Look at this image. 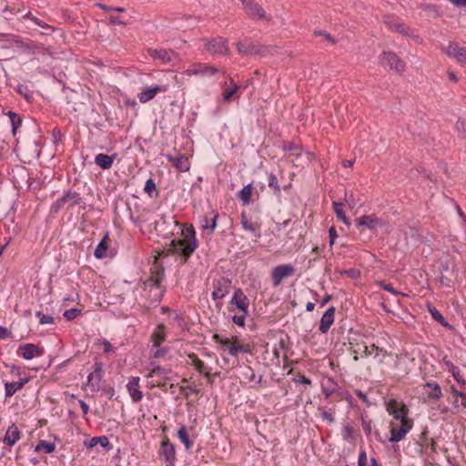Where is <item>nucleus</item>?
I'll use <instances>...</instances> for the list:
<instances>
[{"label":"nucleus","instance_id":"6ab92c4d","mask_svg":"<svg viewBox=\"0 0 466 466\" xmlns=\"http://www.w3.org/2000/svg\"><path fill=\"white\" fill-rule=\"evenodd\" d=\"M242 5L244 6L245 12L252 17H258V19H267L268 17L265 14L263 8L256 3L254 0H242Z\"/></svg>","mask_w":466,"mask_h":466},{"label":"nucleus","instance_id":"774afa93","mask_svg":"<svg viewBox=\"0 0 466 466\" xmlns=\"http://www.w3.org/2000/svg\"><path fill=\"white\" fill-rule=\"evenodd\" d=\"M110 22L115 25H125V22L122 21L118 16L116 15H110L109 17Z\"/></svg>","mask_w":466,"mask_h":466},{"label":"nucleus","instance_id":"ddd939ff","mask_svg":"<svg viewBox=\"0 0 466 466\" xmlns=\"http://www.w3.org/2000/svg\"><path fill=\"white\" fill-rule=\"evenodd\" d=\"M168 90V85H157L152 86H145L140 93L137 94V98L140 103L146 104L151 101L158 93H165Z\"/></svg>","mask_w":466,"mask_h":466},{"label":"nucleus","instance_id":"7c9ffc66","mask_svg":"<svg viewBox=\"0 0 466 466\" xmlns=\"http://www.w3.org/2000/svg\"><path fill=\"white\" fill-rule=\"evenodd\" d=\"M27 379H22L15 382H5V398H11L17 390H20L26 383Z\"/></svg>","mask_w":466,"mask_h":466},{"label":"nucleus","instance_id":"c85d7f7f","mask_svg":"<svg viewBox=\"0 0 466 466\" xmlns=\"http://www.w3.org/2000/svg\"><path fill=\"white\" fill-rule=\"evenodd\" d=\"M148 52L151 57L154 59H158L163 63L170 62L174 56L173 51L166 49H150Z\"/></svg>","mask_w":466,"mask_h":466},{"label":"nucleus","instance_id":"37998d69","mask_svg":"<svg viewBox=\"0 0 466 466\" xmlns=\"http://www.w3.org/2000/svg\"><path fill=\"white\" fill-rule=\"evenodd\" d=\"M243 377L249 382H252V381H256V384L259 385L261 380H262V377L260 376L258 378V380H256V374H255V371L254 370L248 366L246 367L245 370L243 371Z\"/></svg>","mask_w":466,"mask_h":466},{"label":"nucleus","instance_id":"69168bd1","mask_svg":"<svg viewBox=\"0 0 466 466\" xmlns=\"http://www.w3.org/2000/svg\"><path fill=\"white\" fill-rule=\"evenodd\" d=\"M78 403L80 405V408H81L84 415H86L88 413V411H89L88 405L84 400H79Z\"/></svg>","mask_w":466,"mask_h":466},{"label":"nucleus","instance_id":"9b49d317","mask_svg":"<svg viewBox=\"0 0 466 466\" xmlns=\"http://www.w3.org/2000/svg\"><path fill=\"white\" fill-rule=\"evenodd\" d=\"M294 272L295 268L290 264H283L275 267L271 271L273 286H279L284 279L291 277Z\"/></svg>","mask_w":466,"mask_h":466},{"label":"nucleus","instance_id":"20e7f679","mask_svg":"<svg viewBox=\"0 0 466 466\" xmlns=\"http://www.w3.org/2000/svg\"><path fill=\"white\" fill-rule=\"evenodd\" d=\"M240 222L243 229L251 234L255 238L261 237L262 220L258 211H243L240 216Z\"/></svg>","mask_w":466,"mask_h":466},{"label":"nucleus","instance_id":"e433bc0d","mask_svg":"<svg viewBox=\"0 0 466 466\" xmlns=\"http://www.w3.org/2000/svg\"><path fill=\"white\" fill-rule=\"evenodd\" d=\"M168 160L172 162L179 171H187L189 169V161L186 157H168Z\"/></svg>","mask_w":466,"mask_h":466},{"label":"nucleus","instance_id":"c9c22d12","mask_svg":"<svg viewBox=\"0 0 466 466\" xmlns=\"http://www.w3.org/2000/svg\"><path fill=\"white\" fill-rule=\"evenodd\" d=\"M66 204H69L71 207H74L75 205H77L81 201V198L79 193L73 190H67L64 193V195L61 197Z\"/></svg>","mask_w":466,"mask_h":466},{"label":"nucleus","instance_id":"49530a36","mask_svg":"<svg viewBox=\"0 0 466 466\" xmlns=\"http://www.w3.org/2000/svg\"><path fill=\"white\" fill-rule=\"evenodd\" d=\"M144 191L149 196L152 197L154 192H157L156 183L152 178H148L146 181Z\"/></svg>","mask_w":466,"mask_h":466},{"label":"nucleus","instance_id":"f03ea898","mask_svg":"<svg viewBox=\"0 0 466 466\" xmlns=\"http://www.w3.org/2000/svg\"><path fill=\"white\" fill-rule=\"evenodd\" d=\"M164 279V269L155 267L151 270L150 276L143 282V290L146 292L144 295L151 303L159 302L163 296V289L161 286Z\"/></svg>","mask_w":466,"mask_h":466},{"label":"nucleus","instance_id":"6e6552de","mask_svg":"<svg viewBox=\"0 0 466 466\" xmlns=\"http://www.w3.org/2000/svg\"><path fill=\"white\" fill-rule=\"evenodd\" d=\"M202 42L204 43L205 50L212 55L229 54L227 39L218 36L211 39L204 38L202 39Z\"/></svg>","mask_w":466,"mask_h":466},{"label":"nucleus","instance_id":"bb28decb","mask_svg":"<svg viewBox=\"0 0 466 466\" xmlns=\"http://www.w3.org/2000/svg\"><path fill=\"white\" fill-rule=\"evenodd\" d=\"M237 49L240 54H262L260 47L248 40L238 42Z\"/></svg>","mask_w":466,"mask_h":466},{"label":"nucleus","instance_id":"a878e982","mask_svg":"<svg viewBox=\"0 0 466 466\" xmlns=\"http://www.w3.org/2000/svg\"><path fill=\"white\" fill-rule=\"evenodd\" d=\"M443 363L449 372L451 373L454 380L461 384L464 389H466V380L463 379L460 369L455 366L451 361L450 360H443Z\"/></svg>","mask_w":466,"mask_h":466},{"label":"nucleus","instance_id":"7ed1b4c3","mask_svg":"<svg viewBox=\"0 0 466 466\" xmlns=\"http://www.w3.org/2000/svg\"><path fill=\"white\" fill-rule=\"evenodd\" d=\"M212 339L216 343L220 344L225 350H228L230 356L238 357L240 353L252 352L251 345L241 343L238 336L223 338L218 334H214Z\"/></svg>","mask_w":466,"mask_h":466},{"label":"nucleus","instance_id":"dca6fc26","mask_svg":"<svg viewBox=\"0 0 466 466\" xmlns=\"http://www.w3.org/2000/svg\"><path fill=\"white\" fill-rule=\"evenodd\" d=\"M384 221L376 217L375 215H364L359 218L356 220V227L357 228H366L370 230H375L379 228H382L384 226Z\"/></svg>","mask_w":466,"mask_h":466},{"label":"nucleus","instance_id":"a211bd4d","mask_svg":"<svg viewBox=\"0 0 466 466\" xmlns=\"http://www.w3.org/2000/svg\"><path fill=\"white\" fill-rule=\"evenodd\" d=\"M104 376L103 363L96 361L93 365V371L87 377V383L93 390L99 388Z\"/></svg>","mask_w":466,"mask_h":466},{"label":"nucleus","instance_id":"f704fd0d","mask_svg":"<svg viewBox=\"0 0 466 466\" xmlns=\"http://www.w3.org/2000/svg\"><path fill=\"white\" fill-rule=\"evenodd\" d=\"M253 194V187L251 184L245 186L238 193V198L243 205H248L251 201V196Z\"/></svg>","mask_w":466,"mask_h":466},{"label":"nucleus","instance_id":"412c9836","mask_svg":"<svg viewBox=\"0 0 466 466\" xmlns=\"http://www.w3.org/2000/svg\"><path fill=\"white\" fill-rule=\"evenodd\" d=\"M16 354L25 360H32L35 357L42 356L43 350L39 349L35 344L27 343L19 346L16 350Z\"/></svg>","mask_w":466,"mask_h":466},{"label":"nucleus","instance_id":"5fc2aeb1","mask_svg":"<svg viewBox=\"0 0 466 466\" xmlns=\"http://www.w3.org/2000/svg\"><path fill=\"white\" fill-rule=\"evenodd\" d=\"M313 35H321V36H323L324 39L326 41H328L329 43H330L331 45H335L336 44V40L329 34H328L325 31H314Z\"/></svg>","mask_w":466,"mask_h":466},{"label":"nucleus","instance_id":"c03bdc74","mask_svg":"<svg viewBox=\"0 0 466 466\" xmlns=\"http://www.w3.org/2000/svg\"><path fill=\"white\" fill-rule=\"evenodd\" d=\"M268 187L273 189L274 191V194L277 195V196H280V187L279 186V183H278V178L276 177V175L274 174H270L269 177H268Z\"/></svg>","mask_w":466,"mask_h":466},{"label":"nucleus","instance_id":"f8f14e48","mask_svg":"<svg viewBox=\"0 0 466 466\" xmlns=\"http://www.w3.org/2000/svg\"><path fill=\"white\" fill-rule=\"evenodd\" d=\"M380 63L383 66H389L390 69L401 73L405 70V64L396 54L392 52H383L380 56Z\"/></svg>","mask_w":466,"mask_h":466},{"label":"nucleus","instance_id":"6e6d98bb","mask_svg":"<svg viewBox=\"0 0 466 466\" xmlns=\"http://www.w3.org/2000/svg\"><path fill=\"white\" fill-rule=\"evenodd\" d=\"M36 315L39 317L41 324H52L54 322L53 317L49 315L41 314L40 312H37Z\"/></svg>","mask_w":466,"mask_h":466},{"label":"nucleus","instance_id":"9d476101","mask_svg":"<svg viewBox=\"0 0 466 466\" xmlns=\"http://www.w3.org/2000/svg\"><path fill=\"white\" fill-rule=\"evenodd\" d=\"M248 306L249 300L248 297L244 294L242 289H237L229 301L228 309L230 311L238 309L240 312L246 313V311H248Z\"/></svg>","mask_w":466,"mask_h":466},{"label":"nucleus","instance_id":"79ce46f5","mask_svg":"<svg viewBox=\"0 0 466 466\" xmlns=\"http://www.w3.org/2000/svg\"><path fill=\"white\" fill-rule=\"evenodd\" d=\"M106 238L107 237L106 236L96 246L94 253L96 258H103L106 256L107 249Z\"/></svg>","mask_w":466,"mask_h":466},{"label":"nucleus","instance_id":"de8ad7c7","mask_svg":"<svg viewBox=\"0 0 466 466\" xmlns=\"http://www.w3.org/2000/svg\"><path fill=\"white\" fill-rule=\"evenodd\" d=\"M248 314H249L248 311H246V313L240 312L239 315L233 316L232 320L238 327H244L245 320H246L247 317L248 316Z\"/></svg>","mask_w":466,"mask_h":466},{"label":"nucleus","instance_id":"39448f33","mask_svg":"<svg viewBox=\"0 0 466 466\" xmlns=\"http://www.w3.org/2000/svg\"><path fill=\"white\" fill-rule=\"evenodd\" d=\"M413 427V420H403L398 421L390 420V442H399L402 441L406 435L410 432V431Z\"/></svg>","mask_w":466,"mask_h":466},{"label":"nucleus","instance_id":"f3484780","mask_svg":"<svg viewBox=\"0 0 466 466\" xmlns=\"http://www.w3.org/2000/svg\"><path fill=\"white\" fill-rule=\"evenodd\" d=\"M187 363L191 366H193L196 370L203 375L207 379H210L212 374L211 370L212 369L205 364L203 360H201L197 354L195 353H189L187 354Z\"/></svg>","mask_w":466,"mask_h":466},{"label":"nucleus","instance_id":"09e8293b","mask_svg":"<svg viewBox=\"0 0 466 466\" xmlns=\"http://www.w3.org/2000/svg\"><path fill=\"white\" fill-rule=\"evenodd\" d=\"M8 116L13 127V133L15 134L16 127L21 124V118L17 114L12 111L8 112Z\"/></svg>","mask_w":466,"mask_h":466},{"label":"nucleus","instance_id":"4c0bfd02","mask_svg":"<svg viewBox=\"0 0 466 466\" xmlns=\"http://www.w3.org/2000/svg\"><path fill=\"white\" fill-rule=\"evenodd\" d=\"M56 450V444L54 442H48L44 440H40L36 444L35 451L36 452L52 453Z\"/></svg>","mask_w":466,"mask_h":466},{"label":"nucleus","instance_id":"2eb2a0df","mask_svg":"<svg viewBox=\"0 0 466 466\" xmlns=\"http://www.w3.org/2000/svg\"><path fill=\"white\" fill-rule=\"evenodd\" d=\"M231 288V281L227 278H220L214 281L211 297L214 300L225 298Z\"/></svg>","mask_w":466,"mask_h":466},{"label":"nucleus","instance_id":"1a4fd4ad","mask_svg":"<svg viewBox=\"0 0 466 466\" xmlns=\"http://www.w3.org/2000/svg\"><path fill=\"white\" fill-rule=\"evenodd\" d=\"M168 370L163 367L156 366L154 367L147 375V378L154 379L157 377V380H152L150 382V388H159L165 391H167V384L166 382V375Z\"/></svg>","mask_w":466,"mask_h":466},{"label":"nucleus","instance_id":"5701e85b","mask_svg":"<svg viewBox=\"0 0 466 466\" xmlns=\"http://www.w3.org/2000/svg\"><path fill=\"white\" fill-rule=\"evenodd\" d=\"M21 437V431L15 423H12L6 430V432L3 438V443L9 447H13L17 441H20Z\"/></svg>","mask_w":466,"mask_h":466},{"label":"nucleus","instance_id":"3c124183","mask_svg":"<svg viewBox=\"0 0 466 466\" xmlns=\"http://www.w3.org/2000/svg\"><path fill=\"white\" fill-rule=\"evenodd\" d=\"M66 204L65 200L59 198L52 204L50 210L52 213H57Z\"/></svg>","mask_w":466,"mask_h":466},{"label":"nucleus","instance_id":"8fccbe9b","mask_svg":"<svg viewBox=\"0 0 466 466\" xmlns=\"http://www.w3.org/2000/svg\"><path fill=\"white\" fill-rule=\"evenodd\" d=\"M81 314V311L77 309H70L64 312V317L67 320H73Z\"/></svg>","mask_w":466,"mask_h":466},{"label":"nucleus","instance_id":"0eeeda50","mask_svg":"<svg viewBox=\"0 0 466 466\" xmlns=\"http://www.w3.org/2000/svg\"><path fill=\"white\" fill-rule=\"evenodd\" d=\"M219 68L211 66L208 63H193L185 71L184 74L187 76H198L211 77L219 74Z\"/></svg>","mask_w":466,"mask_h":466},{"label":"nucleus","instance_id":"393cba45","mask_svg":"<svg viewBox=\"0 0 466 466\" xmlns=\"http://www.w3.org/2000/svg\"><path fill=\"white\" fill-rule=\"evenodd\" d=\"M166 327L164 324H159L155 329L154 332L151 335V341L153 343L154 348H159L160 345L166 339Z\"/></svg>","mask_w":466,"mask_h":466},{"label":"nucleus","instance_id":"4468645a","mask_svg":"<svg viewBox=\"0 0 466 466\" xmlns=\"http://www.w3.org/2000/svg\"><path fill=\"white\" fill-rule=\"evenodd\" d=\"M159 454L167 462L166 466H174L176 461V450L174 444L170 442L167 436H165L161 441Z\"/></svg>","mask_w":466,"mask_h":466},{"label":"nucleus","instance_id":"b1692460","mask_svg":"<svg viewBox=\"0 0 466 466\" xmlns=\"http://www.w3.org/2000/svg\"><path fill=\"white\" fill-rule=\"evenodd\" d=\"M335 311V308L330 307L322 315L319 327V329L321 333H327L331 325L334 323Z\"/></svg>","mask_w":466,"mask_h":466},{"label":"nucleus","instance_id":"cd10ccee","mask_svg":"<svg viewBox=\"0 0 466 466\" xmlns=\"http://www.w3.org/2000/svg\"><path fill=\"white\" fill-rule=\"evenodd\" d=\"M385 25L389 29L394 32H399L403 35H407L408 31L405 29V26L400 21L394 16H386L384 20Z\"/></svg>","mask_w":466,"mask_h":466},{"label":"nucleus","instance_id":"e2e57ef3","mask_svg":"<svg viewBox=\"0 0 466 466\" xmlns=\"http://www.w3.org/2000/svg\"><path fill=\"white\" fill-rule=\"evenodd\" d=\"M295 382H297V383H303V384H307V385H310L311 384V380L309 379H308L303 374H299L298 378L295 379Z\"/></svg>","mask_w":466,"mask_h":466},{"label":"nucleus","instance_id":"2f4dec72","mask_svg":"<svg viewBox=\"0 0 466 466\" xmlns=\"http://www.w3.org/2000/svg\"><path fill=\"white\" fill-rule=\"evenodd\" d=\"M424 390L429 399L437 400L441 397V389L436 382H427Z\"/></svg>","mask_w":466,"mask_h":466},{"label":"nucleus","instance_id":"338daca9","mask_svg":"<svg viewBox=\"0 0 466 466\" xmlns=\"http://www.w3.org/2000/svg\"><path fill=\"white\" fill-rule=\"evenodd\" d=\"M451 392L452 396L456 397V398H458V397L462 398L465 393V392L458 390L454 386L451 387Z\"/></svg>","mask_w":466,"mask_h":466},{"label":"nucleus","instance_id":"0e129e2a","mask_svg":"<svg viewBox=\"0 0 466 466\" xmlns=\"http://www.w3.org/2000/svg\"><path fill=\"white\" fill-rule=\"evenodd\" d=\"M321 418H322L324 420H327V421H328V422H329V423H332V422H334V420H335L334 416H333L330 412H329V411H327V410H323V411L321 412Z\"/></svg>","mask_w":466,"mask_h":466},{"label":"nucleus","instance_id":"58836bf2","mask_svg":"<svg viewBox=\"0 0 466 466\" xmlns=\"http://www.w3.org/2000/svg\"><path fill=\"white\" fill-rule=\"evenodd\" d=\"M373 352H375L376 357L380 356V355H382L383 357H385L388 355L387 350L377 347L375 344H372L371 346L364 345V350H363V355H362L363 357H369Z\"/></svg>","mask_w":466,"mask_h":466},{"label":"nucleus","instance_id":"4d7b16f0","mask_svg":"<svg viewBox=\"0 0 466 466\" xmlns=\"http://www.w3.org/2000/svg\"><path fill=\"white\" fill-rule=\"evenodd\" d=\"M456 128L459 132H461L464 137H466V121L465 120H458L456 123Z\"/></svg>","mask_w":466,"mask_h":466},{"label":"nucleus","instance_id":"bf43d9fd","mask_svg":"<svg viewBox=\"0 0 466 466\" xmlns=\"http://www.w3.org/2000/svg\"><path fill=\"white\" fill-rule=\"evenodd\" d=\"M329 246H333L336 238H338V234L336 228L334 227L329 228Z\"/></svg>","mask_w":466,"mask_h":466},{"label":"nucleus","instance_id":"052dcab7","mask_svg":"<svg viewBox=\"0 0 466 466\" xmlns=\"http://www.w3.org/2000/svg\"><path fill=\"white\" fill-rule=\"evenodd\" d=\"M102 345H103V348H104V352L106 353V354H109V353H112L115 351V348L113 347V345L106 339H104L102 341Z\"/></svg>","mask_w":466,"mask_h":466},{"label":"nucleus","instance_id":"473e14b6","mask_svg":"<svg viewBox=\"0 0 466 466\" xmlns=\"http://www.w3.org/2000/svg\"><path fill=\"white\" fill-rule=\"evenodd\" d=\"M177 436L178 440L184 444L186 451L191 450L193 441L189 438V434L186 426H181L177 431Z\"/></svg>","mask_w":466,"mask_h":466},{"label":"nucleus","instance_id":"a18cd8bd","mask_svg":"<svg viewBox=\"0 0 466 466\" xmlns=\"http://www.w3.org/2000/svg\"><path fill=\"white\" fill-rule=\"evenodd\" d=\"M217 218L218 214H216L212 218H205L202 227L206 229H209L212 232L217 226Z\"/></svg>","mask_w":466,"mask_h":466},{"label":"nucleus","instance_id":"f257e3e1","mask_svg":"<svg viewBox=\"0 0 466 466\" xmlns=\"http://www.w3.org/2000/svg\"><path fill=\"white\" fill-rule=\"evenodd\" d=\"M174 223L182 228V238L171 241L169 251L173 255L182 257L184 262H186L198 248L196 232L192 226L185 228L177 220H174Z\"/></svg>","mask_w":466,"mask_h":466},{"label":"nucleus","instance_id":"423d86ee","mask_svg":"<svg viewBox=\"0 0 466 466\" xmlns=\"http://www.w3.org/2000/svg\"><path fill=\"white\" fill-rule=\"evenodd\" d=\"M386 410L390 415L392 416L391 420H395L396 422L412 420L408 417V407L404 403L400 402L395 399H390L386 402Z\"/></svg>","mask_w":466,"mask_h":466},{"label":"nucleus","instance_id":"ea45409f","mask_svg":"<svg viewBox=\"0 0 466 466\" xmlns=\"http://www.w3.org/2000/svg\"><path fill=\"white\" fill-rule=\"evenodd\" d=\"M333 210L338 218V219H339L340 221H342L345 225L349 226L350 225V220L349 218H347L345 212L343 211V204L342 203H338V202H333Z\"/></svg>","mask_w":466,"mask_h":466},{"label":"nucleus","instance_id":"aec40b11","mask_svg":"<svg viewBox=\"0 0 466 466\" xmlns=\"http://www.w3.org/2000/svg\"><path fill=\"white\" fill-rule=\"evenodd\" d=\"M445 53L449 56H452L461 65H466V48L461 47L454 42H450L445 48Z\"/></svg>","mask_w":466,"mask_h":466},{"label":"nucleus","instance_id":"4be33fe9","mask_svg":"<svg viewBox=\"0 0 466 466\" xmlns=\"http://www.w3.org/2000/svg\"><path fill=\"white\" fill-rule=\"evenodd\" d=\"M139 377H131L127 384V392L133 402H139L143 399V392L139 390Z\"/></svg>","mask_w":466,"mask_h":466},{"label":"nucleus","instance_id":"13d9d810","mask_svg":"<svg viewBox=\"0 0 466 466\" xmlns=\"http://www.w3.org/2000/svg\"><path fill=\"white\" fill-rule=\"evenodd\" d=\"M368 458L365 451H361L359 454L358 466H367Z\"/></svg>","mask_w":466,"mask_h":466},{"label":"nucleus","instance_id":"680f3d73","mask_svg":"<svg viewBox=\"0 0 466 466\" xmlns=\"http://www.w3.org/2000/svg\"><path fill=\"white\" fill-rule=\"evenodd\" d=\"M33 22L37 25L38 26L42 27V28H45V29H51V30H55V28L53 26H51L50 25L45 23L44 21L38 19V18H33Z\"/></svg>","mask_w":466,"mask_h":466},{"label":"nucleus","instance_id":"a19ab883","mask_svg":"<svg viewBox=\"0 0 466 466\" xmlns=\"http://www.w3.org/2000/svg\"><path fill=\"white\" fill-rule=\"evenodd\" d=\"M428 311L434 320L442 325L443 327H450L449 323L445 320L440 311L433 306L429 305Z\"/></svg>","mask_w":466,"mask_h":466},{"label":"nucleus","instance_id":"c756f323","mask_svg":"<svg viewBox=\"0 0 466 466\" xmlns=\"http://www.w3.org/2000/svg\"><path fill=\"white\" fill-rule=\"evenodd\" d=\"M116 155L108 156L104 153L97 154L95 157V163L103 169H109L114 163Z\"/></svg>","mask_w":466,"mask_h":466},{"label":"nucleus","instance_id":"603ef678","mask_svg":"<svg viewBox=\"0 0 466 466\" xmlns=\"http://www.w3.org/2000/svg\"><path fill=\"white\" fill-rule=\"evenodd\" d=\"M301 147L298 145H289L288 147L289 156H293L295 157H299L301 155Z\"/></svg>","mask_w":466,"mask_h":466},{"label":"nucleus","instance_id":"72a5a7b5","mask_svg":"<svg viewBox=\"0 0 466 466\" xmlns=\"http://www.w3.org/2000/svg\"><path fill=\"white\" fill-rule=\"evenodd\" d=\"M230 84L233 85V86L226 89L222 94V99L226 103L230 102L236 97H238V92L240 87L238 85L234 84L232 78L230 79Z\"/></svg>","mask_w":466,"mask_h":466},{"label":"nucleus","instance_id":"864d4df0","mask_svg":"<svg viewBox=\"0 0 466 466\" xmlns=\"http://www.w3.org/2000/svg\"><path fill=\"white\" fill-rule=\"evenodd\" d=\"M96 443H99L103 447H106L109 445V441L106 436L94 437L92 439V445H95Z\"/></svg>","mask_w":466,"mask_h":466}]
</instances>
